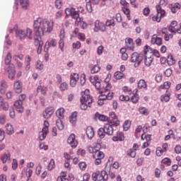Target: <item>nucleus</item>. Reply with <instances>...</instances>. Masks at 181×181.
Returning a JSON list of instances; mask_svg holds the SVG:
<instances>
[{"instance_id": "f257e3e1", "label": "nucleus", "mask_w": 181, "mask_h": 181, "mask_svg": "<svg viewBox=\"0 0 181 181\" xmlns=\"http://www.w3.org/2000/svg\"><path fill=\"white\" fill-rule=\"evenodd\" d=\"M54 22L53 20H47L39 18L34 21L33 29L35 35L34 40L35 46H38L37 52L38 54L42 53V49L43 47V40H42V36L45 33H51L53 30V26Z\"/></svg>"}, {"instance_id": "f03ea898", "label": "nucleus", "mask_w": 181, "mask_h": 181, "mask_svg": "<svg viewBox=\"0 0 181 181\" xmlns=\"http://www.w3.org/2000/svg\"><path fill=\"white\" fill-rule=\"evenodd\" d=\"M91 103H93V98L90 95V90L88 89L81 92V110L86 111L88 107H90Z\"/></svg>"}, {"instance_id": "7ed1b4c3", "label": "nucleus", "mask_w": 181, "mask_h": 181, "mask_svg": "<svg viewBox=\"0 0 181 181\" xmlns=\"http://www.w3.org/2000/svg\"><path fill=\"white\" fill-rule=\"evenodd\" d=\"M144 64L146 67H151L152 62H153V52L151 47L146 45L144 49Z\"/></svg>"}, {"instance_id": "20e7f679", "label": "nucleus", "mask_w": 181, "mask_h": 181, "mask_svg": "<svg viewBox=\"0 0 181 181\" xmlns=\"http://www.w3.org/2000/svg\"><path fill=\"white\" fill-rule=\"evenodd\" d=\"M65 13L66 16H71L72 19H75L76 25H78L81 22V18H80V14L78 11H76L74 8H66L65 9Z\"/></svg>"}, {"instance_id": "39448f33", "label": "nucleus", "mask_w": 181, "mask_h": 181, "mask_svg": "<svg viewBox=\"0 0 181 181\" xmlns=\"http://www.w3.org/2000/svg\"><path fill=\"white\" fill-rule=\"evenodd\" d=\"M143 60L144 55H142V54L134 52L131 55L130 62L131 63H134V67H139V65L142 63Z\"/></svg>"}, {"instance_id": "423d86ee", "label": "nucleus", "mask_w": 181, "mask_h": 181, "mask_svg": "<svg viewBox=\"0 0 181 181\" xmlns=\"http://www.w3.org/2000/svg\"><path fill=\"white\" fill-rule=\"evenodd\" d=\"M92 180L93 181H105L108 180V175L107 171L102 170L100 172L93 173L92 175Z\"/></svg>"}, {"instance_id": "0eeeda50", "label": "nucleus", "mask_w": 181, "mask_h": 181, "mask_svg": "<svg viewBox=\"0 0 181 181\" xmlns=\"http://www.w3.org/2000/svg\"><path fill=\"white\" fill-rule=\"evenodd\" d=\"M156 11H157V15L152 17V21L153 22H160V20L163 16H165V10L162 9V7H160V5H157L156 6Z\"/></svg>"}, {"instance_id": "6e6552de", "label": "nucleus", "mask_w": 181, "mask_h": 181, "mask_svg": "<svg viewBox=\"0 0 181 181\" xmlns=\"http://www.w3.org/2000/svg\"><path fill=\"white\" fill-rule=\"evenodd\" d=\"M105 155L104 154V152L96 150L93 153V157L95 159V165H101V160L104 159V157Z\"/></svg>"}, {"instance_id": "1a4fd4ad", "label": "nucleus", "mask_w": 181, "mask_h": 181, "mask_svg": "<svg viewBox=\"0 0 181 181\" xmlns=\"http://www.w3.org/2000/svg\"><path fill=\"white\" fill-rule=\"evenodd\" d=\"M16 31V36L20 40H25L26 39V32L22 29H18V25H16L13 28Z\"/></svg>"}, {"instance_id": "9d476101", "label": "nucleus", "mask_w": 181, "mask_h": 181, "mask_svg": "<svg viewBox=\"0 0 181 181\" xmlns=\"http://www.w3.org/2000/svg\"><path fill=\"white\" fill-rule=\"evenodd\" d=\"M105 32L107 30V28H105V25L101 22H100L98 20H96L95 21V28H94V32Z\"/></svg>"}, {"instance_id": "9b49d317", "label": "nucleus", "mask_w": 181, "mask_h": 181, "mask_svg": "<svg viewBox=\"0 0 181 181\" xmlns=\"http://www.w3.org/2000/svg\"><path fill=\"white\" fill-rule=\"evenodd\" d=\"M64 30L62 29L59 33V47L62 52H64Z\"/></svg>"}, {"instance_id": "f8f14e48", "label": "nucleus", "mask_w": 181, "mask_h": 181, "mask_svg": "<svg viewBox=\"0 0 181 181\" xmlns=\"http://www.w3.org/2000/svg\"><path fill=\"white\" fill-rule=\"evenodd\" d=\"M78 78H80L78 74L77 73H71L70 76V86L71 87H76L77 84V81H78Z\"/></svg>"}, {"instance_id": "ddd939ff", "label": "nucleus", "mask_w": 181, "mask_h": 181, "mask_svg": "<svg viewBox=\"0 0 181 181\" xmlns=\"http://www.w3.org/2000/svg\"><path fill=\"white\" fill-rule=\"evenodd\" d=\"M67 143L71 145V148H77V145H78V142L76 140V135L74 134H71L68 139Z\"/></svg>"}, {"instance_id": "4468645a", "label": "nucleus", "mask_w": 181, "mask_h": 181, "mask_svg": "<svg viewBox=\"0 0 181 181\" xmlns=\"http://www.w3.org/2000/svg\"><path fill=\"white\" fill-rule=\"evenodd\" d=\"M52 114H54V108L47 107L43 112L42 115L43 117L45 118V119H49V118L52 117Z\"/></svg>"}, {"instance_id": "2eb2a0df", "label": "nucleus", "mask_w": 181, "mask_h": 181, "mask_svg": "<svg viewBox=\"0 0 181 181\" xmlns=\"http://www.w3.org/2000/svg\"><path fill=\"white\" fill-rule=\"evenodd\" d=\"M103 129L106 135H108V136H112L114 134V127H112V125L110 124H105L104 125Z\"/></svg>"}, {"instance_id": "dca6fc26", "label": "nucleus", "mask_w": 181, "mask_h": 181, "mask_svg": "<svg viewBox=\"0 0 181 181\" xmlns=\"http://www.w3.org/2000/svg\"><path fill=\"white\" fill-rule=\"evenodd\" d=\"M7 71L8 73V78L13 80V77H15V65L11 64L8 67Z\"/></svg>"}, {"instance_id": "f3484780", "label": "nucleus", "mask_w": 181, "mask_h": 181, "mask_svg": "<svg viewBox=\"0 0 181 181\" xmlns=\"http://www.w3.org/2000/svg\"><path fill=\"white\" fill-rule=\"evenodd\" d=\"M1 160L2 163H11V153L8 151L7 153H5L3 156L1 158Z\"/></svg>"}, {"instance_id": "a211bd4d", "label": "nucleus", "mask_w": 181, "mask_h": 181, "mask_svg": "<svg viewBox=\"0 0 181 181\" xmlns=\"http://www.w3.org/2000/svg\"><path fill=\"white\" fill-rule=\"evenodd\" d=\"M14 107L18 112L22 113L23 112V103L16 100L14 103Z\"/></svg>"}, {"instance_id": "6ab92c4d", "label": "nucleus", "mask_w": 181, "mask_h": 181, "mask_svg": "<svg viewBox=\"0 0 181 181\" xmlns=\"http://www.w3.org/2000/svg\"><path fill=\"white\" fill-rule=\"evenodd\" d=\"M152 45H157L158 46L162 45V38L158 37L156 35H153L151 38Z\"/></svg>"}, {"instance_id": "aec40b11", "label": "nucleus", "mask_w": 181, "mask_h": 181, "mask_svg": "<svg viewBox=\"0 0 181 181\" xmlns=\"http://www.w3.org/2000/svg\"><path fill=\"white\" fill-rule=\"evenodd\" d=\"M126 45L127 46V49H129V50L134 52V40H132V38H129V39L126 40Z\"/></svg>"}, {"instance_id": "412c9836", "label": "nucleus", "mask_w": 181, "mask_h": 181, "mask_svg": "<svg viewBox=\"0 0 181 181\" xmlns=\"http://www.w3.org/2000/svg\"><path fill=\"white\" fill-rule=\"evenodd\" d=\"M56 115L59 118L58 119H63L64 118V108L58 109L56 112Z\"/></svg>"}, {"instance_id": "4be33fe9", "label": "nucleus", "mask_w": 181, "mask_h": 181, "mask_svg": "<svg viewBox=\"0 0 181 181\" xmlns=\"http://www.w3.org/2000/svg\"><path fill=\"white\" fill-rule=\"evenodd\" d=\"M47 134H49V132L42 129V130L39 132V139L40 141H45L46 136H47Z\"/></svg>"}, {"instance_id": "5701e85b", "label": "nucleus", "mask_w": 181, "mask_h": 181, "mask_svg": "<svg viewBox=\"0 0 181 181\" xmlns=\"http://www.w3.org/2000/svg\"><path fill=\"white\" fill-rule=\"evenodd\" d=\"M86 134L89 139H91L94 136V129L91 127H88L86 129Z\"/></svg>"}, {"instance_id": "b1692460", "label": "nucleus", "mask_w": 181, "mask_h": 181, "mask_svg": "<svg viewBox=\"0 0 181 181\" xmlns=\"http://www.w3.org/2000/svg\"><path fill=\"white\" fill-rule=\"evenodd\" d=\"M77 122V112H74L69 117V122L71 124H76Z\"/></svg>"}, {"instance_id": "393cba45", "label": "nucleus", "mask_w": 181, "mask_h": 181, "mask_svg": "<svg viewBox=\"0 0 181 181\" xmlns=\"http://www.w3.org/2000/svg\"><path fill=\"white\" fill-rule=\"evenodd\" d=\"M14 89L16 90V93L19 94V93H22V86H21V82L17 81L14 83Z\"/></svg>"}, {"instance_id": "a878e982", "label": "nucleus", "mask_w": 181, "mask_h": 181, "mask_svg": "<svg viewBox=\"0 0 181 181\" xmlns=\"http://www.w3.org/2000/svg\"><path fill=\"white\" fill-rule=\"evenodd\" d=\"M6 131L8 135H12L13 134V127L10 123L6 124Z\"/></svg>"}, {"instance_id": "bb28decb", "label": "nucleus", "mask_w": 181, "mask_h": 181, "mask_svg": "<svg viewBox=\"0 0 181 181\" xmlns=\"http://www.w3.org/2000/svg\"><path fill=\"white\" fill-rule=\"evenodd\" d=\"M20 4L22 8L26 11L29 8V0H20Z\"/></svg>"}, {"instance_id": "cd10ccee", "label": "nucleus", "mask_w": 181, "mask_h": 181, "mask_svg": "<svg viewBox=\"0 0 181 181\" xmlns=\"http://www.w3.org/2000/svg\"><path fill=\"white\" fill-rule=\"evenodd\" d=\"M37 93H41L42 95H46L47 93V88L46 86H39L37 88Z\"/></svg>"}, {"instance_id": "c85d7f7f", "label": "nucleus", "mask_w": 181, "mask_h": 181, "mask_svg": "<svg viewBox=\"0 0 181 181\" xmlns=\"http://www.w3.org/2000/svg\"><path fill=\"white\" fill-rule=\"evenodd\" d=\"M35 69L39 71L43 70V69H45V65L43 64V62H42V61L40 60L37 61L35 62Z\"/></svg>"}, {"instance_id": "c756f323", "label": "nucleus", "mask_w": 181, "mask_h": 181, "mask_svg": "<svg viewBox=\"0 0 181 181\" xmlns=\"http://www.w3.org/2000/svg\"><path fill=\"white\" fill-rule=\"evenodd\" d=\"M148 87V85L146 84V81L144 79H141L138 82V88L142 89V88H146Z\"/></svg>"}, {"instance_id": "7c9ffc66", "label": "nucleus", "mask_w": 181, "mask_h": 181, "mask_svg": "<svg viewBox=\"0 0 181 181\" xmlns=\"http://www.w3.org/2000/svg\"><path fill=\"white\" fill-rule=\"evenodd\" d=\"M95 117L96 118H98L99 121H108V117L104 115H100L98 112L95 113Z\"/></svg>"}, {"instance_id": "2f4dec72", "label": "nucleus", "mask_w": 181, "mask_h": 181, "mask_svg": "<svg viewBox=\"0 0 181 181\" xmlns=\"http://www.w3.org/2000/svg\"><path fill=\"white\" fill-rule=\"evenodd\" d=\"M170 100V94L166 93L165 95H161L160 101L162 103H168Z\"/></svg>"}, {"instance_id": "473e14b6", "label": "nucleus", "mask_w": 181, "mask_h": 181, "mask_svg": "<svg viewBox=\"0 0 181 181\" xmlns=\"http://www.w3.org/2000/svg\"><path fill=\"white\" fill-rule=\"evenodd\" d=\"M56 124L59 131H63V129H64V125L63 124V122L62 121V119H58L56 122Z\"/></svg>"}, {"instance_id": "72a5a7b5", "label": "nucleus", "mask_w": 181, "mask_h": 181, "mask_svg": "<svg viewBox=\"0 0 181 181\" xmlns=\"http://www.w3.org/2000/svg\"><path fill=\"white\" fill-rule=\"evenodd\" d=\"M122 12L123 13H124V15H127L128 20L131 21V15L129 13H131V10H129L127 8L125 7H122Z\"/></svg>"}, {"instance_id": "f704fd0d", "label": "nucleus", "mask_w": 181, "mask_h": 181, "mask_svg": "<svg viewBox=\"0 0 181 181\" xmlns=\"http://www.w3.org/2000/svg\"><path fill=\"white\" fill-rule=\"evenodd\" d=\"M100 70H101V68H100V66L94 65L90 69V73H91V74H95L98 73V71H100Z\"/></svg>"}, {"instance_id": "c9c22d12", "label": "nucleus", "mask_w": 181, "mask_h": 181, "mask_svg": "<svg viewBox=\"0 0 181 181\" xmlns=\"http://www.w3.org/2000/svg\"><path fill=\"white\" fill-rule=\"evenodd\" d=\"M139 112L142 115H149V111H148V109H146V107H139Z\"/></svg>"}, {"instance_id": "e433bc0d", "label": "nucleus", "mask_w": 181, "mask_h": 181, "mask_svg": "<svg viewBox=\"0 0 181 181\" xmlns=\"http://www.w3.org/2000/svg\"><path fill=\"white\" fill-rule=\"evenodd\" d=\"M167 62L169 66H173V64L176 63V61L173 59V57L172 55H168Z\"/></svg>"}, {"instance_id": "4c0bfd02", "label": "nucleus", "mask_w": 181, "mask_h": 181, "mask_svg": "<svg viewBox=\"0 0 181 181\" xmlns=\"http://www.w3.org/2000/svg\"><path fill=\"white\" fill-rule=\"evenodd\" d=\"M105 132L104 130V128L101 127L98 129V135L99 136L100 138H101L102 139L105 138Z\"/></svg>"}, {"instance_id": "58836bf2", "label": "nucleus", "mask_w": 181, "mask_h": 181, "mask_svg": "<svg viewBox=\"0 0 181 181\" xmlns=\"http://www.w3.org/2000/svg\"><path fill=\"white\" fill-rule=\"evenodd\" d=\"M32 29L30 28H27L26 29V33H25V37H28L30 40H32L33 39V37L32 36Z\"/></svg>"}, {"instance_id": "ea45409f", "label": "nucleus", "mask_w": 181, "mask_h": 181, "mask_svg": "<svg viewBox=\"0 0 181 181\" xmlns=\"http://www.w3.org/2000/svg\"><path fill=\"white\" fill-rule=\"evenodd\" d=\"M131 127V122L129 120H127L124 122L123 124V129L124 131H128Z\"/></svg>"}, {"instance_id": "a19ab883", "label": "nucleus", "mask_w": 181, "mask_h": 181, "mask_svg": "<svg viewBox=\"0 0 181 181\" xmlns=\"http://www.w3.org/2000/svg\"><path fill=\"white\" fill-rule=\"evenodd\" d=\"M127 155L128 156H131V158H135L136 156V151L134 148H131L127 151Z\"/></svg>"}, {"instance_id": "79ce46f5", "label": "nucleus", "mask_w": 181, "mask_h": 181, "mask_svg": "<svg viewBox=\"0 0 181 181\" xmlns=\"http://www.w3.org/2000/svg\"><path fill=\"white\" fill-rule=\"evenodd\" d=\"M68 87H69V85H67V83L63 82L60 84L59 90L61 91H66V90H67Z\"/></svg>"}, {"instance_id": "37998d69", "label": "nucleus", "mask_w": 181, "mask_h": 181, "mask_svg": "<svg viewBox=\"0 0 181 181\" xmlns=\"http://www.w3.org/2000/svg\"><path fill=\"white\" fill-rule=\"evenodd\" d=\"M115 77L116 80H121L124 77V74L121 71H117L115 73Z\"/></svg>"}, {"instance_id": "c03bdc74", "label": "nucleus", "mask_w": 181, "mask_h": 181, "mask_svg": "<svg viewBox=\"0 0 181 181\" xmlns=\"http://www.w3.org/2000/svg\"><path fill=\"white\" fill-rule=\"evenodd\" d=\"M105 26H107V28H109L110 26H115V21H114V19L107 20L105 23Z\"/></svg>"}, {"instance_id": "a18cd8bd", "label": "nucleus", "mask_w": 181, "mask_h": 181, "mask_svg": "<svg viewBox=\"0 0 181 181\" xmlns=\"http://www.w3.org/2000/svg\"><path fill=\"white\" fill-rule=\"evenodd\" d=\"M131 101L133 104H136L139 101V96L138 95H134L131 97Z\"/></svg>"}, {"instance_id": "49530a36", "label": "nucleus", "mask_w": 181, "mask_h": 181, "mask_svg": "<svg viewBox=\"0 0 181 181\" xmlns=\"http://www.w3.org/2000/svg\"><path fill=\"white\" fill-rule=\"evenodd\" d=\"M160 88L162 89L165 88V90H169V88H170V82L165 81L163 85L160 86Z\"/></svg>"}, {"instance_id": "de8ad7c7", "label": "nucleus", "mask_w": 181, "mask_h": 181, "mask_svg": "<svg viewBox=\"0 0 181 181\" xmlns=\"http://www.w3.org/2000/svg\"><path fill=\"white\" fill-rule=\"evenodd\" d=\"M162 163L168 165V166H170V165H172V160H170V158H165L162 160Z\"/></svg>"}, {"instance_id": "09e8293b", "label": "nucleus", "mask_w": 181, "mask_h": 181, "mask_svg": "<svg viewBox=\"0 0 181 181\" xmlns=\"http://www.w3.org/2000/svg\"><path fill=\"white\" fill-rule=\"evenodd\" d=\"M11 60H12V56L11 55V53L8 52L7 54V56L5 58L6 64H9V63H11Z\"/></svg>"}, {"instance_id": "8fccbe9b", "label": "nucleus", "mask_w": 181, "mask_h": 181, "mask_svg": "<svg viewBox=\"0 0 181 181\" xmlns=\"http://www.w3.org/2000/svg\"><path fill=\"white\" fill-rule=\"evenodd\" d=\"M117 136L119 138V141H122L125 139V136H124V133L122 132H117Z\"/></svg>"}, {"instance_id": "3c124183", "label": "nucleus", "mask_w": 181, "mask_h": 181, "mask_svg": "<svg viewBox=\"0 0 181 181\" xmlns=\"http://www.w3.org/2000/svg\"><path fill=\"white\" fill-rule=\"evenodd\" d=\"M90 81L94 86L98 81V76H90Z\"/></svg>"}, {"instance_id": "603ef678", "label": "nucleus", "mask_w": 181, "mask_h": 181, "mask_svg": "<svg viewBox=\"0 0 181 181\" xmlns=\"http://www.w3.org/2000/svg\"><path fill=\"white\" fill-rule=\"evenodd\" d=\"M50 42L47 41L44 47V52H45V53H47V52H49V49H50Z\"/></svg>"}, {"instance_id": "864d4df0", "label": "nucleus", "mask_w": 181, "mask_h": 181, "mask_svg": "<svg viewBox=\"0 0 181 181\" xmlns=\"http://www.w3.org/2000/svg\"><path fill=\"white\" fill-rule=\"evenodd\" d=\"M129 100H131V98H129V96L128 95H121L119 96L120 101H129Z\"/></svg>"}, {"instance_id": "5fc2aeb1", "label": "nucleus", "mask_w": 181, "mask_h": 181, "mask_svg": "<svg viewBox=\"0 0 181 181\" xmlns=\"http://www.w3.org/2000/svg\"><path fill=\"white\" fill-rule=\"evenodd\" d=\"M77 155H78V156H86V150L83 148H79L77 151Z\"/></svg>"}, {"instance_id": "6e6d98bb", "label": "nucleus", "mask_w": 181, "mask_h": 181, "mask_svg": "<svg viewBox=\"0 0 181 181\" xmlns=\"http://www.w3.org/2000/svg\"><path fill=\"white\" fill-rule=\"evenodd\" d=\"M72 47H73V49H80V47H81V42H80V41L74 42L72 44Z\"/></svg>"}, {"instance_id": "4d7b16f0", "label": "nucleus", "mask_w": 181, "mask_h": 181, "mask_svg": "<svg viewBox=\"0 0 181 181\" xmlns=\"http://www.w3.org/2000/svg\"><path fill=\"white\" fill-rule=\"evenodd\" d=\"M48 170H52L54 168V160L51 159L49 163L48 164Z\"/></svg>"}, {"instance_id": "13d9d810", "label": "nucleus", "mask_w": 181, "mask_h": 181, "mask_svg": "<svg viewBox=\"0 0 181 181\" xmlns=\"http://www.w3.org/2000/svg\"><path fill=\"white\" fill-rule=\"evenodd\" d=\"M156 153L157 156H162V155H163V150H162V148L158 147L156 148Z\"/></svg>"}, {"instance_id": "bf43d9fd", "label": "nucleus", "mask_w": 181, "mask_h": 181, "mask_svg": "<svg viewBox=\"0 0 181 181\" xmlns=\"http://www.w3.org/2000/svg\"><path fill=\"white\" fill-rule=\"evenodd\" d=\"M78 166L81 170H86V168H87V164H86L84 162H81L78 163Z\"/></svg>"}, {"instance_id": "052dcab7", "label": "nucleus", "mask_w": 181, "mask_h": 181, "mask_svg": "<svg viewBox=\"0 0 181 181\" xmlns=\"http://www.w3.org/2000/svg\"><path fill=\"white\" fill-rule=\"evenodd\" d=\"M55 6L57 9H60L62 6V0H56L55 1Z\"/></svg>"}, {"instance_id": "680f3d73", "label": "nucleus", "mask_w": 181, "mask_h": 181, "mask_svg": "<svg viewBox=\"0 0 181 181\" xmlns=\"http://www.w3.org/2000/svg\"><path fill=\"white\" fill-rule=\"evenodd\" d=\"M122 90L124 91V93H128V94H132V90L128 88V86H124L122 88Z\"/></svg>"}, {"instance_id": "e2e57ef3", "label": "nucleus", "mask_w": 181, "mask_h": 181, "mask_svg": "<svg viewBox=\"0 0 181 181\" xmlns=\"http://www.w3.org/2000/svg\"><path fill=\"white\" fill-rule=\"evenodd\" d=\"M18 168V160L16 159H13V163H12V169L13 170H16Z\"/></svg>"}, {"instance_id": "0e129e2a", "label": "nucleus", "mask_w": 181, "mask_h": 181, "mask_svg": "<svg viewBox=\"0 0 181 181\" xmlns=\"http://www.w3.org/2000/svg\"><path fill=\"white\" fill-rule=\"evenodd\" d=\"M103 52H104V47H103V45H100L98 47L97 53L99 56H101V54H103Z\"/></svg>"}, {"instance_id": "69168bd1", "label": "nucleus", "mask_w": 181, "mask_h": 181, "mask_svg": "<svg viewBox=\"0 0 181 181\" xmlns=\"http://www.w3.org/2000/svg\"><path fill=\"white\" fill-rule=\"evenodd\" d=\"M5 139V132L0 129V142Z\"/></svg>"}, {"instance_id": "338daca9", "label": "nucleus", "mask_w": 181, "mask_h": 181, "mask_svg": "<svg viewBox=\"0 0 181 181\" xmlns=\"http://www.w3.org/2000/svg\"><path fill=\"white\" fill-rule=\"evenodd\" d=\"M164 74L165 77H170V76H172V69H166L165 71L164 72Z\"/></svg>"}, {"instance_id": "774afa93", "label": "nucleus", "mask_w": 181, "mask_h": 181, "mask_svg": "<svg viewBox=\"0 0 181 181\" xmlns=\"http://www.w3.org/2000/svg\"><path fill=\"white\" fill-rule=\"evenodd\" d=\"M57 181H69V179L67 177H66V176H59L57 177Z\"/></svg>"}]
</instances>
